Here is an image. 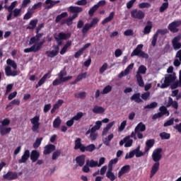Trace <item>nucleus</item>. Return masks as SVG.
I'll return each instance as SVG.
<instances>
[{
    "label": "nucleus",
    "instance_id": "de8ad7c7",
    "mask_svg": "<svg viewBox=\"0 0 181 181\" xmlns=\"http://www.w3.org/2000/svg\"><path fill=\"white\" fill-rule=\"evenodd\" d=\"M62 155V151L57 150L52 153V160H57V158Z\"/></svg>",
    "mask_w": 181,
    "mask_h": 181
},
{
    "label": "nucleus",
    "instance_id": "2eb2a0df",
    "mask_svg": "<svg viewBox=\"0 0 181 181\" xmlns=\"http://www.w3.org/2000/svg\"><path fill=\"white\" fill-rule=\"evenodd\" d=\"M60 48L59 46H55L54 47V50L52 51H46L45 54L47 55V57H51L52 59L53 57H56L59 54V51Z\"/></svg>",
    "mask_w": 181,
    "mask_h": 181
},
{
    "label": "nucleus",
    "instance_id": "8fccbe9b",
    "mask_svg": "<svg viewBox=\"0 0 181 181\" xmlns=\"http://www.w3.org/2000/svg\"><path fill=\"white\" fill-rule=\"evenodd\" d=\"M151 6H152V5L149 3H146V2H143L139 4V9H144L145 8H151Z\"/></svg>",
    "mask_w": 181,
    "mask_h": 181
},
{
    "label": "nucleus",
    "instance_id": "aec40b11",
    "mask_svg": "<svg viewBox=\"0 0 181 181\" xmlns=\"http://www.w3.org/2000/svg\"><path fill=\"white\" fill-rule=\"evenodd\" d=\"M166 107L169 108V107H173V108H175V110H177L179 108V104L177 101H173V98L171 97L168 98V102L166 105Z\"/></svg>",
    "mask_w": 181,
    "mask_h": 181
},
{
    "label": "nucleus",
    "instance_id": "79ce46f5",
    "mask_svg": "<svg viewBox=\"0 0 181 181\" xmlns=\"http://www.w3.org/2000/svg\"><path fill=\"white\" fill-rule=\"evenodd\" d=\"M67 15H68L67 12H64V13H62L60 15H58L55 19L56 23H59V22H60L63 19V18H66Z\"/></svg>",
    "mask_w": 181,
    "mask_h": 181
},
{
    "label": "nucleus",
    "instance_id": "e433bc0d",
    "mask_svg": "<svg viewBox=\"0 0 181 181\" xmlns=\"http://www.w3.org/2000/svg\"><path fill=\"white\" fill-rule=\"evenodd\" d=\"M87 47H88V46H84L82 48H81L78 51H77L74 54L75 59H78L80 56L83 54V52H84V50H86V49H87Z\"/></svg>",
    "mask_w": 181,
    "mask_h": 181
},
{
    "label": "nucleus",
    "instance_id": "4468645a",
    "mask_svg": "<svg viewBox=\"0 0 181 181\" xmlns=\"http://www.w3.org/2000/svg\"><path fill=\"white\" fill-rule=\"evenodd\" d=\"M4 180H15L18 179V173L8 171L6 175H3Z\"/></svg>",
    "mask_w": 181,
    "mask_h": 181
},
{
    "label": "nucleus",
    "instance_id": "864d4df0",
    "mask_svg": "<svg viewBox=\"0 0 181 181\" xmlns=\"http://www.w3.org/2000/svg\"><path fill=\"white\" fill-rule=\"evenodd\" d=\"M21 8H15L14 10H13V16L14 18H18V16H21Z\"/></svg>",
    "mask_w": 181,
    "mask_h": 181
},
{
    "label": "nucleus",
    "instance_id": "9d476101",
    "mask_svg": "<svg viewBox=\"0 0 181 181\" xmlns=\"http://www.w3.org/2000/svg\"><path fill=\"white\" fill-rule=\"evenodd\" d=\"M98 23V18H94L90 21V23H86L84 25L83 28H82V33H87L91 28H95Z\"/></svg>",
    "mask_w": 181,
    "mask_h": 181
},
{
    "label": "nucleus",
    "instance_id": "13d9d810",
    "mask_svg": "<svg viewBox=\"0 0 181 181\" xmlns=\"http://www.w3.org/2000/svg\"><path fill=\"white\" fill-rule=\"evenodd\" d=\"M106 177L107 179H110L111 181L115 180L117 179V177H115V175H114V173H106Z\"/></svg>",
    "mask_w": 181,
    "mask_h": 181
},
{
    "label": "nucleus",
    "instance_id": "9b49d317",
    "mask_svg": "<svg viewBox=\"0 0 181 181\" xmlns=\"http://www.w3.org/2000/svg\"><path fill=\"white\" fill-rule=\"evenodd\" d=\"M179 26H181V20L180 21H174L173 22L170 23L168 28L172 33H177L179 32Z\"/></svg>",
    "mask_w": 181,
    "mask_h": 181
},
{
    "label": "nucleus",
    "instance_id": "412c9836",
    "mask_svg": "<svg viewBox=\"0 0 181 181\" xmlns=\"http://www.w3.org/2000/svg\"><path fill=\"white\" fill-rule=\"evenodd\" d=\"M159 166H160V163H155L153 165L151 170L150 177H153V176L156 175V173H158V170H159Z\"/></svg>",
    "mask_w": 181,
    "mask_h": 181
},
{
    "label": "nucleus",
    "instance_id": "603ef678",
    "mask_svg": "<svg viewBox=\"0 0 181 181\" xmlns=\"http://www.w3.org/2000/svg\"><path fill=\"white\" fill-rule=\"evenodd\" d=\"M84 114L82 112H78L75 116L72 117L74 121H79V119H81L83 118V116Z\"/></svg>",
    "mask_w": 181,
    "mask_h": 181
},
{
    "label": "nucleus",
    "instance_id": "1a4fd4ad",
    "mask_svg": "<svg viewBox=\"0 0 181 181\" xmlns=\"http://www.w3.org/2000/svg\"><path fill=\"white\" fill-rule=\"evenodd\" d=\"M71 37V33H59L57 36L54 37L55 40H57L59 45L63 43V40H67V39H70Z\"/></svg>",
    "mask_w": 181,
    "mask_h": 181
},
{
    "label": "nucleus",
    "instance_id": "bb28decb",
    "mask_svg": "<svg viewBox=\"0 0 181 181\" xmlns=\"http://www.w3.org/2000/svg\"><path fill=\"white\" fill-rule=\"evenodd\" d=\"M40 49H42L41 46H31L30 48L25 49L24 53H36Z\"/></svg>",
    "mask_w": 181,
    "mask_h": 181
},
{
    "label": "nucleus",
    "instance_id": "a211bd4d",
    "mask_svg": "<svg viewBox=\"0 0 181 181\" xmlns=\"http://www.w3.org/2000/svg\"><path fill=\"white\" fill-rule=\"evenodd\" d=\"M56 151V146L48 144L45 146L43 155H50L53 151Z\"/></svg>",
    "mask_w": 181,
    "mask_h": 181
},
{
    "label": "nucleus",
    "instance_id": "774afa93",
    "mask_svg": "<svg viewBox=\"0 0 181 181\" xmlns=\"http://www.w3.org/2000/svg\"><path fill=\"white\" fill-rule=\"evenodd\" d=\"M124 35V36H134V30L131 29L126 30Z\"/></svg>",
    "mask_w": 181,
    "mask_h": 181
},
{
    "label": "nucleus",
    "instance_id": "58836bf2",
    "mask_svg": "<svg viewBox=\"0 0 181 181\" xmlns=\"http://www.w3.org/2000/svg\"><path fill=\"white\" fill-rule=\"evenodd\" d=\"M62 124V119L59 117H57L56 119H54L53 122V128H59L60 125Z\"/></svg>",
    "mask_w": 181,
    "mask_h": 181
},
{
    "label": "nucleus",
    "instance_id": "4d7b16f0",
    "mask_svg": "<svg viewBox=\"0 0 181 181\" xmlns=\"http://www.w3.org/2000/svg\"><path fill=\"white\" fill-rule=\"evenodd\" d=\"M18 4L17 1H13L11 5L8 7V12H11L13 11V9H15V7Z\"/></svg>",
    "mask_w": 181,
    "mask_h": 181
},
{
    "label": "nucleus",
    "instance_id": "0eeeda50",
    "mask_svg": "<svg viewBox=\"0 0 181 181\" xmlns=\"http://www.w3.org/2000/svg\"><path fill=\"white\" fill-rule=\"evenodd\" d=\"M142 47H144V46H137V47L132 52V57L138 56L139 57H142V59H149V55L142 51Z\"/></svg>",
    "mask_w": 181,
    "mask_h": 181
},
{
    "label": "nucleus",
    "instance_id": "423d86ee",
    "mask_svg": "<svg viewBox=\"0 0 181 181\" xmlns=\"http://www.w3.org/2000/svg\"><path fill=\"white\" fill-rule=\"evenodd\" d=\"M44 35V33H37L35 36L32 37L30 40V45H34L35 46H42V45H45V40H40Z\"/></svg>",
    "mask_w": 181,
    "mask_h": 181
},
{
    "label": "nucleus",
    "instance_id": "6ab92c4d",
    "mask_svg": "<svg viewBox=\"0 0 181 181\" xmlns=\"http://www.w3.org/2000/svg\"><path fill=\"white\" fill-rule=\"evenodd\" d=\"M40 157V153L36 150H33L30 155V160H32L33 163L35 162H37V160Z\"/></svg>",
    "mask_w": 181,
    "mask_h": 181
},
{
    "label": "nucleus",
    "instance_id": "b1692460",
    "mask_svg": "<svg viewBox=\"0 0 181 181\" xmlns=\"http://www.w3.org/2000/svg\"><path fill=\"white\" fill-rule=\"evenodd\" d=\"M129 170H131V166L129 165H126L123 166L118 173V177H121L122 175H125V173H128Z\"/></svg>",
    "mask_w": 181,
    "mask_h": 181
},
{
    "label": "nucleus",
    "instance_id": "c03bdc74",
    "mask_svg": "<svg viewBox=\"0 0 181 181\" xmlns=\"http://www.w3.org/2000/svg\"><path fill=\"white\" fill-rule=\"evenodd\" d=\"M32 15H33V11L29 10V8H28V12L23 16V20L28 21V20L30 19V18H32Z\"/></svg>",
    "mask_w": 181,
    "mask_h": 181
},
{
    "label": "nucleus",
    "instance_id": "20e7f679",
    "mask_svg": "<svg viewBox=\"0 0 181 181\" xmlns=\"http://www.w3.org/2000/svg\"><path fill=\"white\" fill-rule=\"evenodd\" d=\"M146 70L147 69L145 65H141L137 70L136 78L139 87H144L145 86V82H144V78H142L141 74H146Z\"/></svg>",
    "mask_w": 181,
    "mask_h": 181
},
{
    "label": "nucleus",
    "instance_id": "052dcab7",
    "mask_svg": "<svg viewBox=\"0 0 181 181\" xmlns=\"http://www.w3.org/2000/svg\"><path fill=\"white\" fill-rule=\"evenodd\" d=\"M13 88V84L12 83H10V84H8L6 87V95L9 94L11 93V91H12V89Z\"/></svg>",
    "mask_w": 181,
    "mask_h": 181
},
{
    "label": "nucleus",
    "instance_id": "dca6fc26",
    "mask_svg": "<svg viewBox=\"0 0 181 181\" xmlns=\"http://www.w3.org/2000/svg\"><path fill=\"white\" fill-rule=\"evenodd\" d=\"M67 76V71H66V69H62L59 74H58V78H60V80H62V81L65 82L69 81V80H71L73 78V76Z\"/></svg>",
    "mask_w": 181,
    "mask_h": 181
},
{
    "label": "nucleus",
    "instance_id": "39448f33",
    "mask_svg": "<svg viewBox=\"0 0 181 181\" xmlns=\"http://www.w3.org/2000/svg\"><path fill=\"white\" fill-rule=\"evenodd\" d=\"M175 80H176L175 75L166 74L164 78V83L161 85L160 83H158L157 87H160V88H168L172 83H175Z\"/></svg>",
    "mask_w": 181,
    "mask_h": 181
},
{
    "label": "nucleus",
    "instance_id": "f257e3e1",
    "mask_svg": "<svg viewBox=\"0 0 181 181\" xmlns=\"http://www.w3.org/2000/svg\"><path fill=\"white\" fill-rule=\"evenodd\" d=\"M153 145H155V139H148L146 141V146L144 148V151H141V146L139 145L135 149L130 151L129 153H127L125 156V159H132L134 156L136 158H141L142 156H144L147 152H149L151 151V148L153 147Z\"/></svg>",
    "mask_w": 181,
    "mask_h": 181
},
{
    "label": "nucleus",
    "instance_id": "f704fd0d",
    "mask_svg": "<svg viewBox=\"0 0 181 181\" xmlns=\"http://www.w3.org/2000/svg\"><path fill=\"white\" fill-rule=\"evenodd\" d=\"M180 40H181L180 35H177L172 40L173 46H181V43L179 42H180Z\"/></svg>",
    "mask_w": 181,
    "mask_h": 181
},
{
    "label": "nucleus",
    "instance_id": "09e8293b",
    "mask_svg": "<svg viewBox=\"0 0 181 181\" xmlns=\"http://www.w3.org/2000/svg\"><path fill=\"white\" fill-rule=\"evenodd\" d=\"M112 90V86L107 85L106 86L103 91L101 92V94H108V93H110V91Z\"/></svg>",
    "mask_w": 181,
    "mask_h": 181
},
{
    "label": "nucleus",
    "instance_id": "49530a36",
    "mask_svg": "<svg viewBox=\"0 0 181 181\" xmlns=\"http://www.w3.org/2000/svg\"><path fill=\"white\" fill-rule=\"evenodd\" d=\"M159 110L160 111V112L163 115H167V117H169V111H168V109L166 108V107L165 106H161L159 108Z\"/></svg>",
    "mask_w": 181,
    "mask_h": 181
},
{
    "label": "nucleus",
    "instance_id": "72a5a7b5",
    "mask_svg": "<svg viewBox=\"0 0 181 181\" xmlns=\"http://www.w3.org/2000/svg\"><path fill=\"white\" fill-rule=\"evenodd\" d=\"M37 22H39V20H37V19L31 20L29 23V25H30L27 26V29L33 30V29H35L36 28V25H37Z\"/></svg>",
    "mask_w": 181,
    "mask_h": 181
},
{
    "label": "nucleus",
    "instance_id": "680f3d73",
    "mask_svg": "<svg viewBox=\"0 0 181 181\" xmlns=\"http://www.w3.org/2000/svg\"><path fill=\"white\" fill-rule=\"evenodd\" d=\"M168 33V29H158L157 30L156 33H155L157 35V36H159V35H166Z\"/></svg>",
    "mask_w": 181,
    "mask_h": 181
},
{
    "label": "nucleus",
    "instance_id": "393cba45",
    "mask_svg": "<svg viewBox=\"0 0 181 181\" xmlns=\"http://www.w3.org/2000/svg\"><path fill=\"white\" fill-rule=\"evenodd\" d=\"M131 101H135L137 104L140 103H144V100L141 99V93H136L133 94V95L130 98Z\"/></svg>",
    "mask_w": 181,
    "mask_h": 181
},
{
    "label": "nucleus",
    "instance_id": "c9c22d12",
    "mask_svg": "<svg viewBox=\"0 0 181 181\" xmlns=\"http://www.w3.org/2000/svg\"><path fill=\"white\" fill-rule=\"evenodd\" d=\"M43 5V3H42V1H40L37 4H35L32 8L29 7V11H36V9H41L42 6Z\"/></svg>",
    "mask_w": 181,
    "mask_h": 181
},
{
    "label": "nucleus",
    "instance_id": "f3484780",
    "mask_svg": "<svg viewBox=\"0 0 181 181\" xmlns=\"http://www.w3.org/2000/svg\"><path fill=\"white\" fill-rule=\"evenodd\" d=\"M29 158H30V151L25 150L21 156V158L18 160V163H26Z\"/></svg>",
    "mask_w": 181,
    "mask_h": 181
},
{
    "label": "nucleus",
    "instance_id": "e2e57ef3",
    "mask_svg": "<svg viewBox=\"0 0 181 181\" xmlns=\"http://www.w3.org/2000/svg\"><path fill=\"white\" fill-rule=\"evenodd\" d=\"M158 107V103L153 102L150 105H147L144 107L146 109L156 108Z\"/></svg>",
    "mask_w": 181,
    "mask_h": 181
},
{
    "label": "nucleus",
    "instance_id": "bf43d9fd",
    "mask_svg": "<svg viewBox=\"0 0 181 181\" xmlns=\"http://www.w3.org/2000/svg\"><path fill=\"white\" fill-rule=\"evenodd\" d=\"M107 69H108V64L104 63L99 69L100 74H103L104 71H105V70H107Z\"/></svg>",
    "mask_w": 181,
    "mask_h": 181
},
{
    "label": "nucleus",
    "instance_id": "338daca9",
    "mask_svg": "<svg viewBox=\"0 0 181 181\" xmlns=\"http://www.w3.org/2000/svg\"><path fill=\"white\" fill-rule=\"evenodd\" d=\"M30 2V0H23V3L21 4V9H25V8H28V5H29Z\"/></svg>",
    "mask_w": 181,
    "mask_h": 181
},
{
    "label": "nucleus",
    "instance_id": "7c9ffc66",
    "mask_svg": "<svg viewBox=\"0 0 181 181\" xmlns=\"http://www.w3.org/2000/svg\"><path fill=\"white\" fill-rule=\"evenodd\" d=\"M114 16H115V12L112 11L110 13L109 16L105 18L101 23L102 25H105V23H108V22H111L112 19H114Z\"/></svg>",
    "mask_w": 181,
    "mask_h": 181
},
{
    "label": "nucleus",
    "instance_id": "6e6d98bb",
    "mask_svg": "<svg viewBox=\"0 0 181 181\" xmlns=\"http://www.w3.org/2000/svg\"><path fill=\"white\" fill-rule=\"evenodd\" d=\"M86 94L87 93L86 92H80L78 93H75L74 96L76 97V98H81V100H83V98H86Z\"/></svg>",
    "mask_w": 181,
    "mask_h": 181
},
{
    "label": "nucleus",
    "instance_id": "f8f14e48",
    "mask_svg": "<svg viewBox=\"0 0 181 181\" xmlns=\"http://www.w3.org/2000/svg\"><path fill=\"white\" fill-rule=\"evenodd\" d=\"M162 148H158L153 151L151 155L152 159L155 163H159V160L162 159Z\"/></svg>",
    "mask_w": 181,
    "mask_h": 181
},
{
    "label": "nucleus",
    "instance_id": "6e6552de",
    "mask_svg": "<svg viewBox=\"0 0 181 181\" xmlns=\"http://www.w3.org/2000/svg\"><path fill=\"white\" fill-rule=\"evenodd\" d=\"M39 121H40V116L36 115L30 119V122L33 124L31 129L33 132H35L36 134H39V127H40Z\"/></svg>",
    "mask_w": 181,
    "mask_h": 181
},
{
    "label": "nucleus",
    "instance_id": "c85d7f7f",
    "mask_svg": "<svg viewBox=\"0 0 181 181\" xmlns=\"http://www.w3.org/2000/svg\"><path fill=\"white\" fill-rule=\"evenodd\" d=\"M151 30H152V21H147L146 25L144 29V35H149L151 33Z\"/></svg>",
    "mask_w": 181,
    "mask_h": 181
},
{
    "label": "nucleus",
    "instance_id": "c756f323",
    "mask_svg": "<svg viewBox=\"0 0 181 181\" xmlns=\"http://www.w3.org/2000/svg\"><path fill=\"white\" fill-rule=\"evenodd\" d=\"M57 4H60V1H52V0H46L45 1V4L46 5H49L47 6V9H52V8L53 6H54L55 5H57Z\"/></svg>",
    "mask_w": 181,
    "mask_h": 181
},
{
    "label": "nucleus",
    "instance_id": "a18cd8bd",
    "mask_svg": "<svg viewBox=\"0 0 181 181\" xmlns=\"http://www.w3.org/2000/svg\"><path fill=\"white\" fill-rule=\"evenodd\" d=\"M98 10V8L97 6L95 4L92 8H90L88 11V15L89 16H94V13Z\"/></svg>",
    "mask_w": 181,
    "mask_h": 181
},
{
    "label": "nucleus",
    "instance_id": "2f4dec72",
    "mask_svg": "<svg viewBox=\"0 0 181 181\" xmlns=\"http://www.w3.org/2000/svg\"><path fill=\"white\" fill-rule=\"evenodd\" d=\"M95 151V145L94 144H89L87 146H83V149L82 151V152H93Z\"/></svg>",
    "mask_w": 181,
    "mask_h": 181
},
{
    "label": "nucleus",
    "instance_id": "cd10ccee",
    "mask_svg": "<svg viewBox=\"0 0 181 181\" xmlns=\"http://www.w3.org/2000/svg\"><path fill=\"white\" fill-rule=\"evenodd\" d=\"M11 131H12V128L11 127L0 126V134L1 136H5V135H7V134H10Z\"/></svg>",
    "mask_w": 181,
    "mask_h": 181
},
{
    "label": "nucleus",
    "instance_id": "ddd939ff",
    "mask_svg": "<svg viewBox=\"0 0 181 181\" xmlns=\"http://www.w3.org/2000/svg\"><path fill=\"white\" fill-rule=\"evenodd\" d=\"M131 16L132 18H134V19H144V18H145V13H144V11H141V10H136L134 9L133 11H132L131 12Z\"/></svg>",
    "mask_w": 181,
    "mask_h": 181
},
{
    "label": "nucleus",
    "instance_id": "f03ea898",
    "mask_svg": "<svg viewBox=\"0 0 181 181\" xmlns=\"http://www.w3.org/2000/svg\"><path fill=\"white\" fill-rule=\"evenodd\" d=\"M6 64L8 66L4 68L6 76L7 77H16L18 74V71H16V69H18L16 62L11 59H8L6 60Z\"/></svg>",
    "mask_w": 181,
    "mask_h": 181
},
{
    "label": "nucleus",
    "instance_id": "69168bd1",
    "mask_svg": "<svg viewBox=\"0 0 181 181\" xmlns=\"http://www.w3.org/2000/svg\"><path fill=\"white\" fill-rule=\"evenodd\" d=\"M125 127H127V121L126 120L123 121L121 123L120 126L119 127V128H118L119 132H122V131H124V129H125Z\"/></svg>",
    "mask_w": 181,
    "mask_h": 181
},
{
    "label": "nucleus",
    "instance_id": "473e14b6",
    "mask_svg": "<svg viewBox=\"0 0 181 181\" xmlns=\"http://www.w3.org/2000/svg\"><path fill=\"white\" fill-rule=\"evenodd\" d=\"M105 112V109H104V107L98 105H95L93 109L94 114H103Z\"/></svg>",
    "mask_w": 181,
    "mask_h": 181
},
{
    "label": "nucleus",
    "instance_id": "7ed1b4c3",
    "mask_svg": "<svg viewBox=\"0 0 181 181\" xmlns=\"http://www.w3.org/2000/svg\"><path fill=\"white\" fill-rule=\"evenodd\" d=\"M68 12H70V13H74L71 17H69L66 20V25L70 26V25L73 23V21H74L76 18H78V14L83 12V7L70 6L68 8Z\"/></svg>",
    "mask_w": 181,
    "mask_h": 181
},
{
    "label": "nucleus",
    "instance_id": "3c124183",
    "mask_svg": "<svg viewBox=\"0 0 181 181\" xmlns=\"http://www.w3.org/2000/svg\"><path fill=\"white\" fill-rule=\"evenodd\" d=\"M160 138L161 139H170V134L163 132L160 134Z\"/></svg>",
    "mask_w": 181,
    "mask_h": 181
},
{
    "label": "nucleus",
    "instance_id": "4c0bfd02",
    "mask_svg": "<svg viewBox=\"0 0 181 181\" xmlns=\"http://www.w3.org/2000/svg\"><path fill=\"white\" fill-rule=\"evenodd\" d=\"M43 141V137L37 138L33 144V148L35 149H37L39 146H40V144H42V141Z\"/></svg>",
    "mask_w": 181,
    "mask_h": 181
},
{
    "label": "nucleus",
    "instance_id": "4be33fe9",
    "mask_svg": "<svg viewBox=\"0 0 181 181\" xmlns=\"http://www.w3.org/2000/svg\"><path fill=\"white\" fill-rule=\"evenodd\" d=\"M74 149L75 151H77V149H80L81 152H83V150L84 149V145L81 144V138H78L75 140Z\"/></svg>",
    "mask_w": 181,
    "mask_h": 181
},
{
    "label": "nucleus",
    "instance_id": "5fc2aeb1",
    "mask_svg": "<svg viewBox=\"0 0 181 181\" xmlns=\"http://www.w3.org/2000/svg\"><path fill=\"white\" fill-rule=\"evenodd\" d=\"M173 124H175V118H171L168 120H167L164 124H163V127H170V125H173Z\"/></svg>",
    "mask_w": 181,
    "mask_h": 181
},
{
    "label": "nucleus",
    "instance_id": "5701e85b",
    "mask_svg": "<svg viewBox=\"0 0 181 181\" xmlns=\"http://www.w3.org/2000/svg\"><path fill=\"white\" fill-rule=\"evenodd\" d=\"M146 131V126L144 122H139L134 129V132H144Z\"/></svg>",
    "mask_w": 181,
    "mask_h": 181
},
{
    "label": "nucleus",
    "instance_id": "ea45409f",
    "mask_svg": "<svg viewBox=\"0 0 181 181\" xmlns=\"http://www.w3.org/2000/svg\"><path fill=\"white\" fill-rule=\"evenodd\" d=\"M168 8H169V2L163 3L159 8V12L160 13H163V12H165Z\"/></svg>",
    "mask_w": 181,
    "mask_h": 181
},
{
    "label": "nucleus",
    "instance_id": "a19ab883",
    "mask_svg": "<svg viewBox=\"0 0 181 181\" xmlns=\"http://www.w3.org/2000/svg\"><path fill=\"white\" fill-rule=\"evenodd\" d=\"M86 165H88V166H89L90 168H95L98 166V162L95 161L94 160H88L86 161Z\"/></svg>",
    "mask_w": 181,
    "mask_h": 181
},
{
    "label": "nucleus",
    "instance_id": "37998d69",
    "mask_svg": "<svg viewBox=\"0 0 181 181\" xmlns=\"http://www.w3.org/2000/svg\"><path fill=\"white\" fill-rule=\"evenodd\" d=\"M49 74H50V73H47L45 74L38 81V86H42V84H45V82L46 81V80L47 79V77H49Z\"/></svg>",
    "mask_w": 181,
    "mask_h": 181
},
{
    "label": "nucleus",
    "instance_id": "a878e982",
    "mask_svg": "<svg viewBox=\"0 0 181 181\" xmlns=\"http://www.w3.org/2000/svg\"><path fill=\"white\" fill-rule=\"evenodd\" d=\"M76 162L78 164V165L80 166L81 168L82 166H84V163H86V156L82 155L76 157Z\"/></svg>",
    "mask_w": 181,
    "mask_h": 181
},
{
    "label": "nucleus",
    "instance_id": "0e129e2a",
    "mask_svg": "<svg viewBox=\"0 0 181 181\" xmlns=\"http://www.w3.org/2000/svg\"><path fill=\"white\" fill-rule=\"evenodd\" d=\"M9 124H11V120H9V119L8 118H6L4 119L3 121H1V124H0V127H8Z\"/></svg>",
    "mask_w": 181,
    "mask_h": 181
}]
</instances>
